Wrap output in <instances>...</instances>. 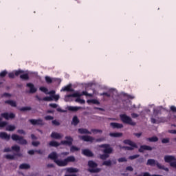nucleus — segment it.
<instances>
[{"mask_svg": "<svg viewBox=\"0 0 176 176\" xmlns=\"http://www.w3.org/2000/svg\"><path fill=\"white\" fill-rule=\"evenodd\" d=\"M48 159L53 160L58 167H65L68 166L69 163H74L76 160L75 157L73 155L69 156L64 160H58V154L55 151H52L49 154Z\"/></svg>", "mask_w": 176, "mask_h": 176, "instance_id": "obj_1", "label": "nucleus"}, {"mask_svg": "<svg viewBox=\"0 0 176 176\" xmlns=\"http://www.w3.org/2000/svg\"><path fill=\"white\" fill-rule=\"evenodd\" d=\"M82 96H86L87 97H93V94L87 93L86 91H82L81 94H79L78 92H76L73 94H69L66 95L65 96V98L66 101H68V98H71V97L76 98V102H80V104H85L86 101L83 99H80V97Z\"/></svg>", "mask_w": 176, "mask_h": 176, "instance_id": "obj_2", "label": "nucleus"}, {"mask_svg": "<svg viewBox=\"0 0 176 176\" xmlns=\"http://www.w3.org/2000/svg\"><path fill=\"white\" fill-rule=\"evenodd\" d=\"M147 166H153L155 165L157 166V167L160 170H164V171L168 172L169 169L168 168H166L164 165H161L157 161L153 160V159H148L146 162Z\"/></svg>", "mask_w": 176, "mask_h": 176, "instance_id": "obj_3", "label": "nucleus"}, {"mask_svg": "<svg viewBox=\"0 0 176 176\" xmlns=\"http://www.w3.org/2000/svg\"><path fill=\"white\" fill-rule=\"evenodd\" d=\"M123 143L125 144V145H130V146H123L121 148V149H124L125 151H134V148H138V146H137V144L133 142V141L130 140H124L123 141Z\"/></svg>", "mask_w": 176, "mask_h": 176, "instance_id": "obj_4", "label": "nucleus"}, {"mask_svg": "<svg viewBox=\"0 0 176 176\" xmlns=\"http://www.w3.org/2000/svg\"><path fill=\"white\" fill-rule=\"evenodd\" d=\"M98 166V164L94 161L89 160L88 162V167H89L88 171L89 173H100L101 171V168H97Z\"/></svg>", "mask_w": 176, "mask_h": 176, "instance_id": "obj_5", "label": "nucleus"}, {"mask_svg": "<svg viewBox=\"0 0 176 176\" xmlns=\"http://www.w3.org/2000/svg\"><path fill=\"white\" fill-rule=\"evenodd\" d=\"M120 118L122 122L125 123V124H129L130 126H135L137 123L133 121L130 116H128L126 114H120Z\"/></svg>", "mask_w": 176, "mask_h": 176, "instance_id": "obj_6", "label": "nucleus"}, {"mask_svg": "<svg viewBox=\"0 0 176 176\" xmlns=\"http://www.w3.org/2000/svg\"><path fill=\"white\" fill-rule=\"evenodd\" d=\"M36 98L38 101H58L60 100V95H52V96H46L44 97L43 99L41 98L38 95L36 96Z\"/></svg>", "mask_w": 176, "mask_h": 176, "instance_id": "obj_7", "label": "nucleus"}, {"mask_svg": "<svg viewBox=\"0 0 176 176\" xmlns=\"http://www.w3.org/2000/svg\"><path fill=\"white\" fill-rule=\"evenodd\" d=\"M11 138L13 141H19L18 143L21 145H27L28 144L27 140L24 139L23 136H19L16 134H12Z\"/></svg>", "mask_w": 176, "mask_h": 176, "instance_id": "obj_8", "label": "nucleus"}, {"mask_svg": "<svg viewBox=\"0 0 176 176\" xmlns=\"http://www.w3.org/2000/svg\"><path fill=\"white\" fill-rule=\"evenodd\" d=\"M164 160L166 163H170V167L176 168V159L174 155H165Z\"/></svg>", "mask_w": 176, "mask_h": 176, "instance_id": "obj_9", "label": "nucleus"}, {"mask_svg": "<svg viewBox=\"0 0 176 176\" xmlns=\"http://www.w3.org/2000/svg\"><path fill=\"white\" fill-rule=\"evenodd\" d=\"M30 123L32 124V126H45V121L42 120V118L38 119H30L29 120Z\"/></svg>", "mask_w": 176, "mask_h": 176, "instance_id": "obj_10", "label": "nucleus"}, {"mask_svg": "<svg viewBox=\"0 0 176 176\" xmlns=\"http://www.w3.org/2000/svg\"><path fill=\"white\" fill-rule=\"evenodd\" d=\"M99 148H104L103 153H106L107 155H111V153L113 152V148L108 144H100L99 145Z\"/></svg>", "mask_w": 176, "mask_h": 176, "instance_id": "obj_11", "label": "nucleus"}, {"mask_svg": "<svg viewBox=\"0 0 176 176\" xmlns=\"http://www.w3.org/2000/svg\"><path fill=\"white\" fill-rule=\"evenodd\" d=\"M66 140H62L60 142L61 145H68V146H72V142H74V139L71 136H65Z\"/></svg>", "mask_w": 176, "mask_h": 176, "instance_id": "obj_12", "label": "nucleus"}, {"mask_svg": "<svg viewBox=\"0 0 176 176\" xmlns=\"http://www.w3.org/2000/svg\"><path fill=\"white\" fill-rule=\"evenodd\" d=\"M1 118H4L6 120H9V119H14L16 118V116L14 113H11L9 114V113H2L1 114Z\"/></svg>", "mask_w": 176, "mask_h": 176, "instance_id": "obj_13", "label": "nucleus"}, {"mask_svg": "<svg viewBox=\"0 0 176 176\" xmlns=\"http://www.w3.org/2000/svg\"><path fill=\"white\" fill-rule=\"evenodd\" d=\"M153 149L151 146L148 145H142L140 146V148L138 149V151L140 153H144V151H152Z\"/></svg>", "mask_w": 176, "mask_h": 176, "instance_id": "obj_14", "label": "nucleus"}, {"mask_svg": "<svg viewBox=\"0 0 176 176\" xmlns=\"http://www.w3.org/2000/svg\"><path fill=\"white\" fill-rule=\"evenodd\" d=\"M80 138L82 141H85V142H93L96 140L94 138L89 135H82Z\"/></svg>", "mask_w": 176, "mask_h": 176, "instance_id": "obj_15", "label": "nucleus"}, {"mask_svg": "<svg viewBox=\"0 0 176 176\" xmlns=\"http://www.w3.org/2000/svg\"><path fill=\"white\" fill-rule=\"evenodd\" d=\"M26 87H29L30 89V93H32V94H34V93H36L37 91V89L36 87H35V85H34L31 82H28L26 84Z\"/></svg>", "mask_w": 176, "mask_h": 176, "instance_id": "obj_16", "label": "nucleus"}, {"mask_svg": "<svg viewBox=\"0 0 176 176\" xmlns=\"http://www.w3.org/2000/svg\"><path fill=\"white\" fill-rule=\"evenodd\" d=\"M82 153L84 155V156H87V157H93V156H94V153H93V152L88 148L82 150Z\"/></svg>", "mask_w": 176, "mask_h": 176, "instance_id": "obj_17", "label": "nucleus"}, {"mask_svg": "<svg viewBox=\"0 0 176 176\" xmlns=\"http://www.w3.org/2000/svg\"><path fill=\"white\" fill-rule=\"evenodd\" d=\"M0 138L1 140H6V141H9L10 140V135H8L6 132H0Z\"/></svg>", "mask_w": 176, "mask_h": 176, "instance_id": "obj_18", "label": "nucleus"}, {"mask_svg": "<svg viewBox=\"0 0 176 176\" xmlns=\"http://www.w3.org/2000/svg\"><path fill=\"white\" fill-rule=\"evenodd\" d=\"M110 126H111L113 129H123V125L118 122H111Z\"/></svg>", "mask_w": 176, "mask_h": 176, "instance_id": "obj_19", "label": "nucleus"}, {"mask_svg": "<svg viewBox=\"0 0 176 176\" xmlns=\"http://www.w3.org/2000/svg\"><path fill=\"white\" fill-rule=\"evenodd\" d=\"M51 138H54L55 140H60L62 136L60 133L57 132H52L51 134Z\"/></svg>", "mask_w": 176, "mask_h": 176, "instance_id": "obj_20", "label": "nucleus"}, {"mask_svg": "<svg viewBox=\"0 0 176 176\" xmlns=\"http://www.w3.org/2000/svg\"><path fill=\"white\" fill-rule=\"evenodd\" d=\"M151 122L153 123V124H156L159 123H162L163 122V118H157V120L155 119L154 118H151Z\"/></svg>", "mask_w": 176, "mask_h": 176, "instance_id": "obj_21", "label": "nucleus"}, {"mask_svg": "<svg viewBox=\"0 0 176 176\" xmlns=\"http://www.w3.org/2000/svg\"><path fill=\"white\" fill-rule=\"evenodd\" d=\"M5 104H8V105H10L11 107H14V108H16V107H17V103L16 102V101L14 100H6Z\"/></svg>", "mask_w": 176, "mask_h": 176, "instance_id": "obj_22", "label": "nucleus"}, {"mask_svg": "<svg viewBox=\"0 0 176 176\" xmlns=\"http://www.w3.org/2000/svg\"><path fill=\"white\" fill-rule=\"evenodd\" d=\"M80 134H91V132L89 131L87 129L80 128L78 129Z\"/></svg>", "mask_w": 176, "mask_h": 176, "instance_id": "obj_23", "label": "nucleus"}, {"mask_svg": "<svg viewBox=\"0 0 176 176\" xmlns=\"http://www.w3.org/2000/svg\"><path fill=\"white\" fill-rule=\"evenodd\" d=\"M67 109L68 111H71L72 112H76L77 111H79V109H82V107L69 106L67 107Z\"/></svg>", "mask_w": 176, "mask_h": 176, "instance_id": "obj_24", "label": "nucleus"}, {"mask_svg": "<svg viewBox=\"0 0 176 176\" xmlns=\"http://www.w3.org/2000/svg\"><path fill=\"white\" fill-rule=\"evenodd\" d=\"M20 170H28L29 168H31V166L28 164H22L19 166Z\"/></svg>", "mask_w": 176, "mask_h": 176, "instance_id": "obj_25", "label": "nucleus"}, {"mask_svg": "<svg viewBox=\"0 0 176 176\" xmlns=\"http://www.w3.org/2000/svg\"><path fill=\"white\" fill-rule=\"evenodd\" d=\"M87 104H95L96 105H100V101L96 99H91L87 100Z\"/></svg>", "mask_w": 176, "mask_h": 176, "instance_id": "obj_26", "label": "nucleus"}, {"mask_svg": "<svg viewBox=\"0 0 176 176\" xmlns=\"http://www.w3.org/2000/svg\"><path fill=\"white\" fill-rule=\"evenodd\" d=\"M146 141H149V142H157V141H159V138L157 136H153L151 138H148Z\"/></svg>", "mask_w": 176, "mask_h": 176, "instance_id": "obj_27", "label": "nucleus"}, {"mask_svg": "<svg viewBox=\"0 0 176 176\" xmlns=\"http://www.w3.org/2000/svg\"><path fill=\"white\" fill-rule=\"evenodd\" d=\"M109 135L110 137H114L116 138H118L119 137H122L123 134L122 133H110Z\"/></svg>", "mask_w": 176, "mask_h": 176, "instance_id": "obj_28", "label": "nucleus"}, {"mask_svg": "<svg viewBox=\"0 0 176 176\" xmlns=\"http://www.w3.org/2000/svg\"><path fill=\"white\" fill-rule=\"evenodd\" d=\"M61 91H74V89L71 88V85H69L62 88Z\"/></svg>", "mask_w": 176, "mask_h": 176, "instance_id": "obj_29", "label": "nucleus"}, {"mask_svg": "<svg viewBox=\"0 0 176 176\" xmlns=\"http://www.w3.org/2000/svg\"><path fill=\"white\" fill-rule=\"evenodd\" d=\"M72 123L74 126H78V124L79 123V119L78 118V116H74L73 117Z\"/></svg>", "mask_w": 176, "mask_h": 176, "instance_id": "obj_30", "label": "nucleus"}, {"mask_svg": "<svg viewBox=\"0 0 176 176\" xmlns=\"http://www.w3.org/2000/svg\"><path fill=\"white\" fill-rule=\"evenodd\" d=\"M50 146H54L55 148H57V146H60V143L56 142V141H51L49 143Z\"/></svg>", "mask_w": 176, "mask_h": 176, "instance_id": "obj_31", "label": "nucleus"}, {"mask_svg": "<svg viewBox=\"0 0 176 176\" xmlns=\"http://www.w3.org/2000/svg\"><path fill=\"white\" fill-rule=\"evenodd\" d=\"M67 173H78L79 170L76 168H67Z\"/></svg>", "mask_w": 176, "mask_h": 176, "instance_id": "obj_32", "label": "nucleus"}, {"mask_svg": "<svg viewBox=\"0 0 176 176\" xmlns=\"http://www.w3.org/2000/svg\"><path fill=\"white\" fill-rule=\"evenodd\" d=\"M20 78L23 80H28L30 79V76L28 75V74H21L20 76Z\"/></svg>", "mask_w": 176, "mask_h": 176, "instance_id": "obj_33", "label": "nucleus"}, {"mask_svg": "<svg viewBox=\"0 0 176 176\" xmlns=\"http://www.w3.org/2000/svg\"><path fill=\"white\" fill-rule=\"evenodd\" d=\"M80 148L75 146H72L70 147V152H72V153H74V152H78V151H80Z\"/></svg>", "mask_w": 176, "mask_h": 176, "instance_id": "obj_34", "label": "nucleus"}, {"mask_svg": "<svg viewBox=\"0 0 176 176\" xmlns=\"http://www.w3.org/2000/svg\"><path fill=\"white\" fill-rule=\"evenodd\" d=\"M31 109H32L31 107H23L20 108L19 111H21V112H25V111H31Z\"/></svg>", "mask_w": 176, "mask_h": 176, "instance_id": "obj_35", "label": "nucleus"}, {"mask_svg": "<svg viewBox=\"0 0 176 176\" xmlns=\"http://www.w3.org/2000/svg\"><path fill=\"white\" fill-rule=\"evenodd\" d=\"M7 131H14L16 126L14 125H8L6 128Z\"/></svg>", "mask_w": 176, "mask_h": 176, "instance_id": "obj_36", "label": "nucleus"}, {"mask_svg": "<svg viewBox=\"0 0 176 176\" xmlns=\"http://www.w3.org/2000/svg\"><path fill=\"white\" fill-rule=\"evenodd\" d=\"M100 157L102 160H107V159H108V157H109V154H102L100 155Z\"/></svg>", "mask_w": 176, "mask_h": 176, "instance_id": "obj_37", "label": "nucleus"}, {"mask_svg": "<svg viewBox=\"0 0 176 176\" xmlns=\"http://www.w3.org/2000/svg\"><path fill=\"white\" fill-rule=\"evenodd\" d=\"M11 148L14 152H16V153L20 152V146H19L17 145L12 146Z\"/></svg>", "mask_w": 176, "mask_h": 176, "instance_id": "obj_38", "label": "nucleus"}, {"mask_svg": "<svg viewBox=\"0 0 176 176\" xmlns=\"http://www.w3.org/2000/svg\"><path fill=\"white\" fill-rule=\"evenodd\" d=\"M45 82L48 84H50V83H53V79H52V78H50V76H45Z\"/></svg>", "mask_w": 176, "mask_h": 176, "instance_id": "obj_39", "label": "nucleus"}, {"mask_svg": "<svg viewBox=\"0 0 176 176\" xmlns=\"http://www.w3.org/2000/svg\"><path fill=\"white\" fill-rule=\"evenodd\" d=\"M39 90H41V91H43V93H45V94H47V92L49 91L47 88H46L45 87H41L39 88Z\"/></svg>", "mask_w": 176, "mask_h": 176, "instance_id": "obj_40", "label": "nucleus"}, {"mask_svg": "<svg viewBox=\"0 0 176 176\" xmlns=\"http://www.w3.org/2000/svg\"><path fill=\"white\" fill-rule=\"evenodd\" d=\"M103 166H112V162H111V160H108V161H104L102 163Z\"/></svg>", "mask_w": 176, "mask_h": 176, "instance_id": "obj_41", "label": "nucleus"}, {"mask_svg": "<svg viewBox=\"0 0 176 176\" xmlns=\"http://www.w3.org/2000/svg\"><path fill=\"white\" fill-rule=\"evenodd\" d=\"M6 159H7L8 160H14V155H6L5 156Z\"/></svg>", "mask_w": 176, "mask_h": 176, "instance_id": "obj_42", "label": "nucleus"}, {"mask_svg": "<svg viewBox=\"0 0 176 176\" xmlns=\"http://www.w3.org/2000/svg\"><path fill=\"white\" fill-rule=\"evenodd\" d=\"M6 75H8V71L3 70V72H1L0 73V78H5V76H6Z\"/></svg>", "mask_w": 176, "mask_h": 176, "instance_id": "obj_43", "label": "nucleus"}, {"mask_svg": "<svg viewBox=\"0 0 176 176\" xmlns=\"http://www.w3.org/2000/svg\"><path fill=\"white\" fill-rule=\"evenodd\" d=\"M140 156V155L136 154L133 155H131L129 157V160H134V159H138V157Z\"/></svg>", "mask_w": 176, "mask_h": 176, "instance_id": "obj_44", "label": "nucleus"}, {"mask_svg": "<svg viewBox=\"0 0 176 176\" xmlns=\"http://www.w3.org/2000/svg\"><path fill=\"white\" fill-rule=\"evenodd\" d=\"M160 113V110H159V109L153 110V116L155 118H156V116H157Z\"/></svg>", "mask_w": 176, "mask_h": 176, "instance_id": "obj_45", "label": "nucleus"}, {"mask_svg": "<svg viewBox=\"0 0 176 176\" xmlns=\"http://www.w3.org/2000/svg\"><path fill=\"white\" fill-rule=\"evenodd\" d=\"M91 131H92L94 134H97V133H102V130L100 129H91Z\"/></svg>", "mask_w": 176, "mask_h": 176, "instance_id": "obj_46", "label": "nucleus"}, {"mask_svg": "<svg viewBox=\"0 0 176 176\" xmlns=\"http://www.w3.org/2000/svg\"><path fill=\"white\" fill-rule=\"evenodd\" d=\"M20 74H24V71H23V70L16 71L15 73H14V76H19V75H20Z\"/></svg>", "mask_w": 176, "mask_h": 176, "instance_id": "obj_47", "label": "nucleus"}, {"mask_svg": "<svg viewBox=\"0 0 176 176\" xmlns=\"http://www.w3.org/2000/svg\"><path fill=\"white\" fill-rule=\"evenodd\" d=\"M6 126H8V122H1L0 121V127H6Z\"/></svg>", "mask_w": 176, "mask_h": 176, "instance_id": "obj_48", "label": "nucleus"}, {"mask_svg": "<svg viewBox=\"0 0 176 176\" xmlns=\"http://www.w3.org/2000/svg\"><path fill=\"white\" fill-rule=\"evenodd\" d=\"M162 144H168L170 142V139L169 138H164L162 140Z\"/></svg>", "mask_w": 176, "mask_h": 176, "instance_id": "obj_49", "label": "nucleus"}, {"mask_svg": "<svg viewBox=\"0 0 176 176\" xmlns=\"http://www.w3.org/2000/svg\"><path fill=\"white\" fill-rule=\"evenodd\" d=\"M44 119L45 120H53V119H54V118L52 116H47L44 118Z\"/></svg>", "mask_w": 176, "mask_h": 176, "instance_id": "obj_50", "label": "nucleus"}, {"mask_svg": "<svg viewBox=\"0 0 176 176\" xmlns=\"http://www.w3.org/2000/svg\"><path fill=\"white\" fill-rule=\"evenodd\" d=\"M118 161L119 162V163H123L124 162H127V160L126 159V157H121L119 158Z\"/></svg>", "mask_w": 176, "mask_h": 176, "instance_id": "obj_51", "label": "nucleus"}, {"mask_svg": "<svg viewBox=\"0 0 176 176\" xmlns=\"http://www.w3.org/2000/svg\"><path fill=\"white\" fill-rule=\"evenodd\" d=\"M49 107H50V108H57V107H58V104H56V103H50L49 104Z\"/></svg>", "mask_w": 176, "mask_h": 176, "instance_id": "obj_52", "label": "nucleus"}, {"mask_svg": "<svg viewBox=\"0 0 176 176\" xmlns=\"http://www.w3.org/2000/svg\"><path fill=\"white\" fill-rule=\"evenodd\" d=\"M18 134H23V135H25V131L23 129H19L17 130Z\"/></svg>", "mask_w": 176, "mask_h": 176, "instance_id": "obj_53", "label": "nucleus"}, {"mask_svg": "<svg viewBox=\"0 0 176 176\" xmlns=\"http://www.w3.org/2000/svg\"><path fill=\"white\" fill-rule=\"evenodd\" d=\"M102 141H105L104 138H100L96 139V142H102Z\"/></svg>", "mask_w": 176, "mask_h": 176, "instance_id": "obj_54", "label": "nucleus"}, {"mask_svg": "<svg viewBox=\"0 0 176 176\" xmlns=\"http://www.w3.org/2000/svg\"><path fill=\"white\" fill-rule=\"evenodd\" d=\"M52 124H54V126H60L59 122L56 120H52Z\"/></svg>", "mask_w": 176, "mask_h": 176, "instance_id": "obj_55", "label": "nucleus"}, {"mask_svg": "<svg viewBox=\"0 0 176 176\" xmlns=\"http://www.w3.org/2000/svg\"><path fill=\"white\" fill-rule=\"evenodd\" d=\"M57 112H61L63 113H65L67 112V110H63L61 108L58 107L56 109Z\"/></svg>", "mask_w": 176, "mask_h": 176, "instance_id": "obj_56", "label": "nucleus"}, {"mask_svg": "<svg viewBox=\"0 0 176 176\" xmlns=\"http://www.w3.org/2000/svg\"><path fill=\"white\" fill-rule=\"evenodd\" d=\"M40 144H41V142H32V145H33V146H38Z\"/></svg>", "mask_w": 176, "mask_h": 176, "instance_id": "obj_57", "label": "nucleus"}, {"mask_svg": "<svg viewBox=\"0 0 176 176\" xmlns=\"http://www.w3.org/2000/svg\"><path fill=\"white\" fill-rule=\"evenodd\" d=\"M47 94H50V95L51 96V97H52V96H55V95H56V91L52 90V91H50V92H47Z\"/></svg>", "mask_w": 176, "mask_h": 176, "instance_id": "obj_58", "label": "nucleus"}, {"mask_svg": "<svg viewBox=\"0 0 176 176\" xmlns=\"http://www.w3.org/2000/svg\"><path fill=\"white\" fill-rule=\"evenodd\" d=\"M100 96H105L106 97H111V94H109L107 92H103V93L100 94Z\"/></svg>", "mask_w": 176, "mask_h": 176, "instance_id": "obj_59", "label": "nucleus"}, {"mask_svg": "<svg viewBox=\"0 0 176 176\" xmlns=\"http://www.w3.org/2000/svg\"><path fill=\"white\" fill-rule=\"evenodd\" d=\"M138 116H140V115L135 113H131V117L133 118V119H135L137 118H138Z\"/></svg>", "mask_w": 176, "mask_h": 176, "instance_id": "obj_60", "label": "nucleus"}, {"mask_svg": "<svg viewBox=\"0 0 176 176\" xmlns=\"http://www.w3.org/2000/svg\"><path fill=\"white\" fill-rule=\"evenodd\" d=\"M3 152H4V153H6V152H12V148H9V147L5 148L4 150H3Z\"/></svg>", "mask_w": 176, "mask_h": 176, "instance_id": "obj_61", "label": "nucleus"}, {"mask_svg": "<svg viewBox=\"0 0 176 176\" xmlns=\"http://www.w3.org/2000/svg\"><path fill=\"white\" fill-rule=\"evenodd\" d=\"M8 78H10V79H13L14 78V73H9Z\"/></svg>", "mask_w": 176, "mask_h": 176, "instance_id": "obj_62", "label": "nucleus"}, {"mask_svg": "<svg viewBox=\"0 0 176 176\" xmlns=\"http://www.w3.org/2000/svg\"><path fill=\"white\" fill-rule=\"evenodd\" d=\"M126 171H133L134 168H133L131 166H127L126 168Z\"/></svg>", "mask_w": 176, "mask_h": 176, "instance_id": "obj_63", "label": "nucleus"}, {"mask_svg": "<svg viewBox=\"0 0 176 176\" xmlns=\"http://www.w3.org/2000/svg\"><path fill=\"white\" fill-rule=\"evenodd\" d=\"M170 109V111H172V112H176V107H175V106H171Z\"/></svg>", "mask_w": 176, "mask_h": 176, "instance_id": "obj_64", "label": "nucleus"}]
</instances>
